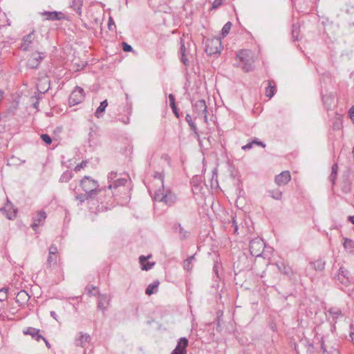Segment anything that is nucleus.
I'll return each mask as SVG.
<instances>
[{"label":"nucleus","mask_w":354,"mask_h":354,"mask_svg":"<svg viewBox=\"0 0 354 354\" xmlns=\"http://www.w3.org/2000/svg\"><path fill=\"white\" fill-rule=\"evenodd\" d=\"M87 162L86 161H82L80 164L77 165L75 167L74 170L77 172L81 170V169L84 168L86 166Z\"/></svg>","instance_id":"nucleus-45"},{"label":"nucleus","mask_w":354,"mask_h":354,"mask_svg":"<svg viewBox=\"0 0 354 354\" xmlns=\"http://www.w3.org/2000/svg\"><path fill=\"white\" fill-rule=\"evenodd\" d=\"M84 99V91L81 87L76 86L68 98L69 105L75 106L81 103Z\"/></svg>","instance_id":"nucleus-7"},{"label":"nucleus","mask_w":354,"mask_h":354,"mask_svg":"<svg viewBox=\"0 0 354 354\" xmlns=\"http://www.w3.org/2000/svg\"><path fill=\"white\" fill-rule=\"evenodd\" d=\"M337 170H338V165L337 163H335L332 166V171L334 174H337Z\"/></svg>","instance_id":"nucleus-57"},{"label":"nucleus","mask_w":354,"mask_h":354,"mask_svg":"<svg viewBox=\"0 0 354 354\" xmlns=\"http://www.w3.org/2000/svg\"><path fill=\"white\" fill-rule=\"evenodd\" d=\"M41 15L45 16L46 19L52 21L60 20L64 17L62 12L57 11H44L41 12Z\"/></svg>","instance_id":"nucleus-16"},{"label":"nucleus","mask_w":354,"mask_h":354,"mask_svg":"<svg viewBox=\"0 0 354 354\" xmlns=\"http://www.w3.org/2000/svg\"><path fill=\"white\" fill-rule=\"evenodd\" d=\"M57 255L54 256V254H48V257L47 261H46L47 266L48 267H52L53 266L56 265V263H57Z\"/></svg>","instance_id":"nucleus-36"},{"label":"nucleus","mask_w":354,"mask_h":354,"mask_svg":"<svg viewBox=\"0 0 354 354\" xmlns=\"http://www.w3.org/2000/svg\"><path fill=\"white\" fill-rule=\"evenodd\" d=\"M334 98H335V96L332 93L322 96V101H323L324 104L326 105V106L327 107V109L330 108L332 102L334 100Z\"/></svg>","instance_id":"nucleus-31"},{"label":"nucleus","mask_w":354,"mask_h":354,"mask_svg":"<svg viewBox=\"0 0 354 354\" xmlns=\"http://www.w3.org/2000/svg\"><path fill=\"white\" fill-rule=\"evenodd\" d=\"M276 84L273 80H268V85L266 88V95L269 98H272L275 94Z\"/></svg>","instance_id":"nucleus-24"},{"label":"nucleus","mask_w":354,"mask_h":354,"mask_svg":"<svg viewBox=\"0 0 354 354\" xmlns=\"http://www.w3.org/2000/svg\"><path fill=\"white\" fill-rule=\"evenodd\" d=\"M83 0H71L70 7L79 15H82Z\"/></svg>","instance_id":"nucleus-25"},{"label":"nucleus","mask_w":354,"mask_h":354,"mask_svg":"<svg viewBox=\"0 0 354 354\" xmlns=\"http://www.w3.org/2000/svg\"><path fill=\"white\" fill-rule=\"evenodd\" d=\"M336 177L337 174H334L333 172H331L330 175L329 176V180L332 183L333 185H335Z\"/></svg>","instance_id":"nucleus-52"},{"label":"nucleus","mask_w":354,"mask_h":354,"mask_svg":"<svg viewBox=\"0 0 354 354\" xmlns=\"http://www.w3.org/2000/svg\"><path fill=\"white\" fill-rule=\"evenodd\" d=\"M180 51L181 56L185 57V46L184 44H181Z\"/></svg>","instance_id":"nucleus-58"},{"label":"nucleus","mask_w":354,"mask_h":354,"mask_svg":"<svg viewBox=\"0 0 354 354\" xmlns=\"http://www.w3.org/2000/svg\"><path fill=\"white\" fill-rule=\"evenodd\" d=\"M191 130L193 131V132H195V131H198V128L196 125V124L194 122L192 123L191 124L189 125Z\"/></svg>","instance_id":"nucleus-59"},{"label":"nucleus","mask_w":354,"mask_h":354,"mask_svg":"<svg viewBox=\"0 0 354 354\" xmlns=\"http://www.w3.org/2000/svg\"><path fill=\"white\" fill-rule=\"evenodd\" d=\"M46 57V52L35 51L31 54L27 60L26 65L31 69H37L39 68L41 62Z\"/></svg>","instance_id":"nucleus-5"},{"label":"nucleus","mask_w":354,"mask_h":354,"mask_svg":"<svg viewBox=\"0 0 354 354\" xmlns=\"http://www.w3.org/2000/svg\"><path fill=\"white\" fill-rule=\"evenodd\" d=\"M206 53L209 55L220 53L221 50V41L219 38L208 39L206 42Z\"/></svg>","instance_id":"nucleus-8"},{"label":"nucleus","mask_w":354,"mask_h":354,"mask_svg":"<svg viewBox=\"0 0 354 354\" xmlns=\"http://www.w3.org/2000/svg\"><path fill=\"white\" fill-rule=\"evenodd\" d=\"M188 346V339L186 337L179 339L175 349L171 354H187V347Z\"/></svg>","instance_id":"nucleus-11"},{"label":"nucleus","mask_w":354,"mask_h":354,"mask_svg":"<svg viewBox=\"0 0 354 354\" xmlns=\"http://www.w3.org/2000/svg\"><path fill=\"white\" fill-rule=\"evenodd\" d=\"M174 230L179 234V237L181 240L186 239L188 237L189 232L185 230L180 223L174 224Z\"/></svg>","instance_id":"nucleus-23"},{"label":"nucleus","mask_w":354,"mask_h":354,"mask_svg":"<svg viewBox=\"0 0 354 354\" xmlns=\"http://www.w3.org/2000/svg\"><path fill=\"white\" fill-rule=\"evenodd\" d=\"M29 295L25 290L19 291L16 295L15 301L20 305L26 304L29 300Z\"/></svg>","instance_id":"nucleus-20"},{"label":"nucleus","mask_w":354,"mask_h":354,"mask_svg":"<svg viewBox=\"0 0 354 354\" xmlns=\"http://www.w3.org/2000/svg\"><path fill=\"white\" fill-rule=\"evenodd\" d=\"M321 348L323 351L324 353L327 352L323 339H322V342H321Z\"/></svg>","instance_id":"nucleus-64"},{"label":"nucleus","mask_w":354,"mask_h":354,"mask_svg":"<svg viewBox=\"0 0 354 354\" xmlns=\"http://www.w3.org/2000/svg\"><path fill=\"white\" fill-rule=\"evenodd\" d=\"M15 215H16V212H15V211H13V212H11V213H8V214H7V215H6V216H7V218H8V219L11 220V219H12V218H13V217H15Z\"/></svg>","instance_id":"nucleus-61"},{"label":"nucleus","mask_w":354,"mask_h":354,"mask_svg":"<svg viewBox=\"0 0 354 354\" xmlns=\"http://www.w3.org/2000/svg\"><path fill=\"white\" fill-rule=\"evenodd\" d=\"M159 285L160 281L158 280L154 281L153 283H149L145 290V294L147 295H151L154 293H156Z\"/></svg>","instance_id":"nucleus-26"},{"label":"nucleus","mask_w":354,"mask_h":354,"mask_svg":"<svg viewBox=\"0 0 354 354\" xmlns=\"http://www.w3.org/2000/svg\"><path fill=\"white\" fill-rule=\"evenodd\" d=\"M343 245L345 250L349 252H351L354 249V241L350 239L346 238L344 239Z\"/></svg>","instance_id":"nucleus-33"},{"label":"nucleus","mask_w":354,"mask_h":354,"mask_svg":"<svg viewBox=\"0 0 354 354\" xmlns=\"http://www.w3.org/2000/svg\"><path fill=\"white\" fill-rule=\"evenodd\" d=\"M150 257V256L145 257V256H140L139 257L140 263L141 265V269L142 270H149L151 268H152L153 266L154 265V263H149L148 261V259Z\"/></svg>","instance_id":"nucleus-22"},{"label":"nucleus","mask_w":354,"mask_h":354,"mask_svg":"<svg viewBox=\"0 0 354 354\" xmlns=\"http://www.w3.org/2000/svg\"><path fill=\"white\" fill-rule=\"evenodd\" d=\"M298 29H299V27L297 25L293 24L292 30V37L294 39V40L298 39V35H299Z\"/></svg>","instance_id":"nucleus-41"},{"label":"nucleus","mask_w":354,"mask_h":354,"mask_svg":"<svg viewBox=\"0 0 354 354\" xmlns=\"http://www.w3.org/2000/svg\"><path fill=\"white\" fill-rule=\"evenodd\" d=\"M127 182V180L124 178H117L115 180H113L111 183L109 185V189H124V185Z\"/></svg>","instance_id":"nucleus-18"},{"label":"nucleus","mask_w":354,"mask_h":354,"mask_svg":"<svg viewBox=\"0 0 354 354\" xmlns=\"http://www.w3.org/2000/svg\"><path fill=\"white\" fill-rule=\"evenodd\" d=\"M41 138L46 145H50L52 143V139L48 134H46V133L41 134Z\"/></svg>","instance_id":"nucleus-40"},{"label":"nucleus","mask_w":354,"mask_h":354,"mask_svg":"<svg viewBox=\"0 0 354 354\" xmlns=\"http://www.w3.org/2000/svg\"><path fill=\"white\" fill-rule=\"evenodd\" d=\"M169 105L172 109L173 113L176 116V118H178L180 117V115H179V113H178V109L176 105L175 97L173 94L169 95Z\"/></svg>","instance_id":"nucleus-29"},{"label":"nucleus","mask_w":354,"mask_h":354,"mask_svg":"<svg viewBox=\"0 0 354 354\" xmlns=\"http://www.w3.org/2000/svg\"><path fill=\"white\" fill-rule=\"evenodd\" d=\"M24 333L25 335H31L32 337L34 338L37 342H39L41 338H43V336L39 334V330L32 327H28L26 330L24 331Z\"/></svg>","instance_id":"nucleus-21"},{"label":"nucleus","mask_w":354,"mask_h":354,"mask_svg":"<svg viewBox=\"0 0 354 354\" xmlns=\"http://www.w3.org/2000/svg\"><path fill=\"white\" fill-rule=\"evenodd\" d=\"M194 137L196 138V140L198 141L199 144H201V139L198 133V131L194 132Z\"/></svg>","instance_id":"nucleus-60"},{"label":"nucleus","mask_w":354,"mask_h":354,"mask_svg":"<svg viewBox=\"0 0 354 354\" xmlns=\"http://www.w3.org/2000/svg\"><path fill=\"white\" fill-rule=\"evenodd\" d=\"M185 120L188 123V124H191L192 123L194 122L193 121L192 117L189 114H187L185 116Z\"/></svg>","instance_id":"nucleus-53"},{"label":"nucleus","mask_w":354,"mask_h":354,"mask_svg":"<svg viewBox=\"0 0 354 354\" xmlns=\"http://www.w3.org/2000/svg\"><path fill=\"white\" fill-rule=\"evenodd\" d=\"M100 135L97 127H91L88 133V142L90 147L96 146L99 142Z\"/></svg>","instance_id":"nucleus-12"},{"label":"nucleus","mask_w":354,"mask_h":354,"mask_svg":"<svg viewBox=\"0 0 354 354\" xmlns=\"http://www.w3.org/2000/svg\"><path fill=\"white\" fill-rule=\"evenodd\" d=\"M82 189L88 194V197L93 198L100 191L97 189L96 181L91 179L89 176H85L80 181Z\"/></svg>","instance_id":"nucleus-4"},{"label":"nucleus","mask_w":354,"mask_h":354,"mask_svg":"<svg viewBox=\"0 0 354 354\" xmlns=\"http://www.w3.org/2000/svg\"><path fill=\"white\" fill-rule=\"evenodd\" d=\"M194 111L197 114L198 117L202 116L204 118L205 122L207 121V105L204 100H199L192 103Z\"/></svg>","instance_id":"nucleus-9"},{"label":"nucleus","mask_w":354,"mask_h":354,"mask_svg":"<svg viewBox=\"0 0 354 354\" xmlns=\"http://www.w3.org/2000/svg\"><path fill=\"white\" fill-rule=\"evenodd\" d=\"M232 25V23L230 21H228L223 26L221 30V34L223 37H225L230 32Z\"/></svg>","instance_id":"nucleus-38"},{"label":"nucleus","mask_w":354,"mask_h":354,"mask_svg":"<svg viewBox=\"0 0 354 354\" xmlns=\"http://www.w3.org/2000/svg\"><path fill=\"white\" fill-rule=\"evenodd\" d=\"M232 226L234 227V233H236L238 231L239 227H238V224L234 218L232 219Z\"/></svg>","instance_id":"nucleus-55"},{"label":"nucleus","mask_w":354,"mask_h":354,"mask_svg":"<svg viewBox=\"0 0 354 354\" xmlns=\"http://www.w3.org/2000/svg\"><path fill=\"white\" fill-rule=\"evenodd\" d=\"M108 28L110 30H113L114 28H115L114 21L111 17L109 19Z\"/></svg>","instance_id":"nucleus-48"},{"label":"nucleus","mask_w":354,"mask_h":354,"mask_svg":"<svg viewBox=\"0 0 354 354\" xmlns=\"http://www.w3.org/2000/svg\"><path fill=\"white\" fill-rule=\"evenodd\" d=\"M328 313L331 315L333 320L336 322V319L342 316V312L340 308L333 307L328 310Z\"/></svg>","instance_id":"nucleus-28"},{"label":"nucleus","mask_w":354,"mask_h":354,"mask_svg":"<svg viewBox=\"0 0 354 354\" xmlns=\"http://www.w3.org/2000/svg\"><path fill=\"white\" fill-rule=\"evenodd\" d=\"M37 44H39V41L37 39L35 30H32L30 33L22 37L20 49L27 52L33 49Z\"/></svg>","instance_id":"nucleus-3"},{"label":"nucleus","mask_w":354,"mask_h":354,"mask_svg":"<svg viewBox=\"0 0 354 354\" xmlns=\"http://www.w3.org/2000/svg\"><path fill=\"white\" fill-rule=\"evenodd\" d=\"M336 281H339L342 285L345 286H348L351 283V277L350 273L348 270L344 268L343 266H341L338 272L335 276Z\"/></svg>","instance_id":"nucleus-10"},{"label":"nucleus","mask_w":354,"mask_h":354,"mask_svg":"<svg viewBox=\"0 0 354 354\" xmlns=\"http://www.w3.org/2000/svg\"><path fill=\"white\" fill-rule=\"evenodd\" d=\"M252 142H253V145H254V144H256V145H259V146H261V147H266V145H265L263 142L259 141V140H258L257 139H255V140H253V141H252Z\"/></svg>","instance_id":"nucleus-54"},{"label":"nucleus","mask_w":354,"mask_h":354,"mask_svg":"<svg viewBox=\"0 0 354 354\" xmlns=\"http://www.w3.org/2000/svg\"><path fill=\"white\" fill-rule=\"evenodd\" d=\"M73 178V173L70 171H66L60 176L59 181L66 183Z\"/></svg>","instance_id":"nucleus-34"},{"label":"nucleus","mask_w":354,"mask_h":354,"mask_svg":"<svg viewBox=\"0 0 354 354\" xmlns=\"http://www.w3.org/2000/svg\"><path fill=\"white\" fill-rule=\"evenodd\" d=\"M342 192L344 193H348L351 192V184L347 181H344L342 187Z\"/></svg>","instance_id":"nucleus-43"},{"label":"nucleus","mask_w":354,"mask_h":354,"mask_svg":"<svg viewBox=\"0 0 354 354\" xmlns=\"http://www.w3.org/2000/svg\"><path fill=\"white\" fill-rule=\"evenodd\" d=\"M195 259V256L192 255L186 259L183 262V268L185 270L189 271L192 269V263Z\"/></svg>","instance_id":"nucleus-32"},{"label":"nucleus","mask_w":354,"mask_h":354,"mask_svg":"<svg viewBox=\"0 0 354 354\" xmlns=\"http://www.w3.org/2000/svg\"><path fill=\"white\" fill-rule=\"evenodd\" d=\"M8 297V288H3L0 289V301H5Z\"/></svg>","instance_id":"nucleus-39"},{"label":"nucleus","mask_w":354,"mask_h":354,"mask_svg":"<svg viewBox=\"0 0 354 354\" xmlns=\"http://www.w3.org/2000/svg\"><path fill=\"white\" fill-rule=\"evenodd\" d=\"M91 337L88 334H83L82 332L79 333L78 337L75 339V344L77 346L84 347L86 342H88Z\"/></svg>","instance_id":"nucleus-17"},{"label":"nucleus","mask_w":354,"mask_h":354,"mask_svg":"<svg viewBox=\"0 0 354 354\" xmlns=\"http://www.w3.org/2000/svg\"><path fill=\"white\" fill-rule=\"evenodd\" d=\"M236 57L243 63L242 68L245 72H250L254 70L253 65L254 62V53L250 50H241L236 55Z\"/></svg>","instance_id":"nucleus-2"},{"label":"nucleus","mask_w":354,"mask_h":354,"mask_svg":"<svg viewBox=\"0 0 354 354\" xmlns=\"http://www.w3.org/2000/svg\"><path fill=\"white\" fill-rule=\"evenodd\" d=\"M223 1V0H214L212 3V8L213 9H216V8H218L220 6L222 5Z\"/></svg>","instance_id":"nucleus-49"},{"label":"nucleus","mask_w":354,"mask_h":354,"mask_svg":"<svg viewBox=\"0 0 354 354\" xmlns=\"http://www.w3.org/2000/svg\"><path fill=\"white\" fill-rule=\"evenodd\" d=\"M252 145H253V142H250L248 143L247 145L243 146L242 149L243 150L250 149L252 147Z\"/></svg>","instance_id":"nucleus-56"},{"label":"nucleus","mask_w":354,"mask_h":354,"mask_svg":"<svg viewBox=\"0 0 354 354\" xmlns=\"http://www.w3.org/2000/svg\"><path fill=\"white\" fill-rule=\"evenodd\" d=\"M349 117L354 123V106L350 108L348 111Z\"/></svg>","instance_id":"nucleus-51"},{"label":"nucleus","mask_w":354,"mask_h":354,"mask_svg":"<svg viewBox=\"0 0 354 354\" xmlns=\"http://www.w3.org/2000/svg\"><path fill=\"white\" fill-rule=\"evenodd\" d=\"M116 177H117V173H115L113 171H111V173H109L108 175V180H109V184L111 183L112 182H113V180H115Z\"/></svg>","instance_id":"nucleus-46"},{"label":"nucleus","mask_w":354,"mask_h":354,"mask_svg":"<svg viewBox=\"0 0 354 354\" xmlns=\"http://www.w3.org/2000/svg\"><path fill=\"white\" fill-rule=\"evenodd\" d=\"M270 196L275 200H281L282 198V192L279 189H274L269 191Z\"/></svg>","instance_id":"nucleus-35"},{"label":"nucleus","mask_w":354,"mask_h":354,"mask_svg":"<svg viewBox=\"0 0 354 354\" xmlns=\"http://www.w3.org/2000/svg\"><path fill=\"white\" fill-rule=\"evenodd\" d=\"M325 265L326 262L322 259L311 261L309 263L310 268L319 272L323 271L325 269Z\"/></svg>","instance_id":"nucleus-19"},{"label":"nucleus","mask_w":354,"mask_h":354,"mask_svg":"<svg viewBox=\"0 0 354 354\" xmlns=\"http://www.w3.org/2000/svg\"><path fill=\"white\" fill-rule=\"evenodd\" d=\"M349 336L351 337V342L354 344V328L353 325L350 326V334Z\"/></svg>","instance_id":"nucleus-50"},{"label":"nucleus","mask_w":354,"mask_h":354,"mask_svg":"<svg viewBox=\"0 0 354 354\" xmlns=\"http://www.w3.org/2000/svg\"><path fill=\"white\" fill-rule=\"evenodd\" d=\"M153 200L162 202L168 206L174 205L176 201V195L169 189H165L164 186L159 187L154 192Z\"/></svg>","instance_id":"nucleus-1"},{"label":"nucleus","mask_w":354,"mask_h":354,"mask_svg":"<svg viewBox=\"0 0 354 354\" xmlns=\"http://www.w3.org/2000/svg\"><path fill=\"white\" fill-rule=\"evenodd\" d=\"M50 316L55 319L56 321H58V316L57 315L55 311H50Z\"/></svg>","instance_id":"nucleus-63"},{"label":"nucleus","mask_w":354,"mask_h":354,"mask_svg":"<svg viewBox=\"0 0 354 354\" xmlns=\"http://www.w3.org/2000/svg\"><path fill=\"white\" fill-rule=\"evenodd\" d=\"M122 50L124 52H131V51H133L132 46L131 45L128 44L127 43L123 41L122 43Z\"/></svg>","instance_id":"nucleus-44"},{"label":"nucleus","mask_w":354,"mask_h":354,"mask_svg":"<svg viewBox=\"0 0 354 354\" xmlns=\"http://www.w3.org/2000/svg\"><path fill=\"white\" fill-rule=\"evenodd\" d=\"M109 301V299L106 295L100 294L98 297L97 308L101 310H104L106 303Z\"/></svg>","instance_id":"nucleus-27"},{"label":"nucleus","mask_w":354,"mask_h":354,"mask_svg":"<svg viewBox=\"0 0 354 354\" xmlns=\"http://www.w3.org/2000/svg\"><path fill=\"white\" fill-rule=\"evenodd\" d=\"M46 218V212L44 211L39 212L37 215L33 217V223L31 225L33 230L36 231L39 226L42 225L44 223Z\"/></svg>","instance_id":"nucleus-13"},{"label":"nucleus","mask_w":354,"mask_h":354,"mask_svg":"<svg viewBox=\"0 0 354 354\" xmlns=\"http://www.w3.org/2000/svg\"><path fill=\"white\" fill-rule=\"evenodd\" d=\"M291 179L290 174L288 171H282L279 175L276 176L274 181L281 186L286 185Z\"/></svg>","instance_id":"nucleus-14"},{"label":"nucleus","mask_w":354,"mask_h":354,"mask_svg":"<svg viewBox=\"0 0 354 354\" xmlns=\"http://www.w3.org/2000/svg\"><path fill=\"white\" fill-rule=\"evenodd\" d=\"M153 178L159 181L160 187L164 186V175L162 172L155 171Z\"/></svg>","instance_id":"nucleus-37"},{"label":"nucleus","mask_w":354,"mask_h":354,"mask_svg":"<svg viewBox=\"0 0 354 354\" xmlns=\"http://www.w3.org/2000/svg\"><path fill=\"white\" fill-rule=\"evenodd\" d=\"M181 61H182V62H183L185 66L189 65V62L188 59H187V58H186V57H185H185L181 56Z\"/></svg>","instance_id":"nucleus-62"},{"label":"nucleus","mask_w":354,"mask_h":354,"mask_svg":"<svg viewBox=\"0 0 354 354\" xmlns=\"http://www.w3.org/2000/svg\"><path fill=\"white\" fill-rule=\"evenodd\" d=\"M107 106H108L107 100H104V101H102L100 103V106L96 109L95 115L98 118H100L101 114L105 111V109L107 107Z\"/></svg>","instance_id":"nucleus-30"},{"label":"nucleus","mask_w":354,"mask_h":354,"mask_svg":"<svg viewBox=\"0 0 354 354\" xmlns=\"http://www.w3.org/2000/svg\"><path fill=\"white\" fill-rule=\"evenodd\" d=\"M76 200L80 201V203L82 204L86 200L91 198L88 196V194L85 192L84 194H79L76 196Z\"/></svg>","instance_id":"nucleus-42"},{"label":"nucleus","mask_w":354,"mask_h":354,"mask_svg":"<svg viewBox=\"0 0 354 354\" xmlns=\"http://www.w3.org/2000/svg\"><path fill=\"white\" fill-rule=\"evenodd\" d=\"M276 266L281 273L288 277H291L293 274L291 267L283 261L276 262Z\"/></svg>","instance_id":"nucleus-15"},{"label":"nucleus","mask_w":354,"mask_h":354,"mask_svg":"<svg viewBox=\"0 0 354 354\" xmlns=\"http://www.w3.org/2000/svg\"><path fill=\"white\" fill-rule=\"evenodd\" d=\"M49 252L48 254H54L55 255H57V248L56 245H51L49 248Z\"/></svg>","instance_id":"nucleus-47"},{"label":"nucleus","mask_w":354,"mask_h":354,"mask_svg":"<svg viewBox=\"0 0 354 354\" xmlns=\"http://www.w3.org/2000/svg\"><path fill=\"white\" fill-rule=\"evenodd\" d=\"M265 243L260 238H255L250 242V252L253 257H261L264 250Z\"/></svg>","instance_id":"nucleus-6"}]
</instances>
